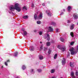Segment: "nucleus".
<instances>
[{"instance_id":"1","label":"nucleus","mask_w":78,"mask_h":78,"mask_svg":"<svg viewBox=\"0 0 78 78\" xmlns=\"http://www.w3.org/2000/svg\"><path fill=\"white\" fill-rule=\"evenodd\" d=\"M15 9L18 12H20V11H21V9L20 7H19V4L17 3L15 4L14 7L12 5L10 8V10L12 11H14Z\"/></svg>"},{"instance_id":"2","label":"nucleus","mask_w":78,"mask_h":78,"mask_svg":"<svg viewBox=\"0 0 78 78\" xmlns=\"http://www.w3.org/2000/svg\"><path fill=\"white\" fill-rule=\"evenodd\" d=\"M74 50H75V49L73 47L69 49V51L71 52V54L72 55H73L76 53V52Z\"/></svg>"},{"instance_id":"3","label":"nucleus","mask_w":78,"mask_h":78,"mask_svg":"<svg viewBox=\"0 0 78 78\" xmlns=\"http://www.w3.org/2000/svg\"><path fill=\"white\" fill-rule=\"evenodd\" d=\"M44 38L45 39H47V41H50V35L48 34H47V36H45L44 37Z\"/></svg>"},{"instance_id":"4","label":"nucleus","mask_w":78,"mask_h":78,"mask_svg":"<svg viewBox=\"0 0 78 78\" xmlns=\"http://www.w3.org/2000/svg\"><path fill=\"white\" fill-rule=\"evenodd\" d=\"M42 13H41L37 17V19L40 20L41 19H42Z\"/></svg>"},{"instance_id":"5","label":"nucleus","mask_w":78,"mask_h":78,"mask_svg":"<svg viewBox=\"0 0 78 78\" xmlns=\"http://www.w3.org/2000/svg\"><path fill=\"white\" fill-rule=\"evenodd\" d=\"M66 59L65 58H63V59L62 61V64L64 65V64H66Z\"/></svg>"},{"instance_id":"6","label":"nucleus","mask_w":78,"mask_h":78,"mask_svg":"<svg viewBox=\"0 0 78 78\" xmlns=\"http://www.w3.org/2000/svg\"><path fill=\"white\" fill-rule=\"evenodd\" d=\"M73 17H74L75 19H77L78 18V15L77 14H75L73 15Z\"/></svg>"},{"instance_id":"7","label":"nucleus","mask_w":78,"mask_h":78,"mask_svg":"<svg viewBox=\"0 0 78 78\" xmlns=\"http://www.w3.org/2000/svg\"><path fill=\"white\" fill-rule=\"evenodd\" d=\"M70 67L73 68V67H75V63L73 62H70Z\"/></svg>"},{"instance_id":"8","label":"nucleus","mask_w":78,"mask_h":78,"mask_svg":"<svg viewBox=\"0 0 78 78\" xmlns=\"http://www.w3.org/2000/svg\"><path fill=\"white\" fill-rule=\"evenodd\" d=\"M48 30L49 31H50V32H52L53 31V28L51 27H49L48 28Z\"/></svg>"},{"instance_id":"9","label":"nucleus","mask_w":78,"mask_h":78,"mask_svg":"<svg viewBox=\"0 0 78 78\" xmlns=\"http://www.w3.org/2000/svg\"><path fill=\"white\" fill-rule=\"evenodd\" d=\"M75 27V25L74 24H72L70 26V29L71 30H73L74 29V27Z\"/></svg>"},{"instance_id":"10","label":"nucleus","mask_w":78,"mask_h":78,"mask_svg":"<svg viewBox=\"0 0 78 78\" xmlns=\"http://www.w3.org/2000/svg\"><path fill=\"white\" fill-rule=\"evenodd\" d=\"M72 10V7L69 5L68 7V11H70Z\"/></svg>"},{"instance_id":"11","label":"nucleus","mask_w":78,"mask_h":78,"mask_svg":"<svg viewBox=\"0 0 78 78\" xmlns=\"http://www.w3.org/2000/svg\"><path fill=\"white\" fill-rule=\"evenodd\" d=\"M46 45L48 47H49V46H50V45H51V43L50 42H48L46 43Z\"/></svg>"},{"instance_id":"12","label":"nucleus","mask_w":78,"mask_h":78,"mask_svg":"<svg viewBox=\"0 0 78 78\" xmlns=\"http://www.w3.org/2000/svg\"><path fill=\"white\" fill-rule=\"evenodd\" d=\"M61 50H62L63 51H65V50H66V48L62 47L61 48V49H60Z\"/></svg>"},{"instance_id":"13","label":"nucleus","mask_w":78,"mask_h":78,"mask_svg":"<svg viewBox=\"0 0 78 78\" xmlns=\"http://www.w3.org/2000/svg\"><path fill=\"white\" fill-rule=\"evenodd\" d=\"M37 15L36 14H35L34 17V19L35 20H36L37 19Z\"/></svg>"},{"instance_id":"14","label":"nucleus","mask_w":78,"mask_h":78,"mask_svg":"<svg viewBox=\"0 0 78 78\" xmlns=\"http://www.w3.org/2000/svg\"><path fill=\"white\" fill-rule=\"evenodd\" d=\"M39 58L40 59V60H42L44 59V57L42 56H39Z\"/></svg>"},{"instance_id":"15","label":"nucleus","mask_w":78,"mask_h":78,"mask_svg":"<svg viewBox=\"0 0 78 78\" xmlns=\"http://www.w3.org/2000/svg\"><path fill=\"white\" fill-rule=\"evenodd\" d=\"M70 35L72 37H74V34H73V32H71L70 33Z\"/></svg>"},{"instance_id":"16","label":"nucleus","mask_w":78,"mask_h":78,"mask_svg":"<svg viewBox=\"0 0 78 78\" xmlns=\"http://www.w3.org/2000/svg\"><path fill=\"white\" fill-rule=\"evenodd\" d=\"M60 41H61V42H64V39L63 38H62V37H61L60 38Z\"/></svg>"},{"instance_id":"17","label":"nucleus","mask_w":78,"mask_h":78,"mask_svg":"<svg viewBox=\"0 0 78 78\" xmlns=\"http://www.w3.org/2000/svg\"><path fill=\"white\" fill-rule=\"evenodd\" d=\"M57 54H55L54 56V59H56V58H57Z\"/></svg>"},{"instance_id":"18","label":"nucleus","mask_w":78,"mask_h":78,"mask_svg":"<svg viewBox=\"0 0 78 78\" xmlns=\"http://www.w3.org/2000/svg\"><path fill=\"white\" fill-rule=\"evenodd\" d=\"M24 9L26 10H27V7H26V6H24L23 7V9Z\"/></svg>"},{"instance_id":"19","label":"nucleus","mask_w":78,"mask_h":78,"mask_svg":"<svg viewBox=\"0 0 78 78\" xmlns=\"http://www.w3.org/2000/svg\"><path fill=\"white\" fill-rule=\"evenodd\" d=\"M55 72V69H51V73H53Z\"/></svg>"},{"instance_id":"20","label":"nucleus","mask_w":78,"mask_h":78,"mask_svg":"<svg viewBox=\"0 0 78 78\" xmlns=\"http://www.w3.org/2000/svg\"><path fill=\"white\" fill-rule=\"evenodd\" d=\"M22 69H23V70H25V69H26V67H25V66L24 65H23V66Z\"/></svg>"},{"instance_id":"21","label":"nucleus","mask_w":78,"mask_h":78,"mask_svg":"<svg viewBox=\"0 0 78 78\" xmlns=\"http://www.w3.org/2000/svg\"><path fill=\"white\" fill-rule=\"evenodd\" d=\"M18 53H19V52H16L15 53L14 56H17V55H18Z\"/></svg>"},{"instance_id":"22","label":"nucleus","mask_w":78,"mask_h":78,"mask_svg":"<svg viewBox=\"0 0 78 78\" xmlns=\"http://www.w3.org/2000/svg\"><path fill=\"white\" fill-rule=\"evenodd\" d=\"M75 74L76 76H78V71L76 70L75 73Z\"/></svg>"},{"instance_id":"23","label":"nucleus","mask_w":78,"mask_h":78,"mask_svg":"<svg viewBox=\"0 0 78 78\" xmlns=\"http://www.w3.org/2000/svg\"><path fill=\"white\" fill-rule=\"evenodd\" d=\"M23 19H27L28 18V16H24L23 17Z\"/></svg>"},{"instance_id":"24","label":"nucleus","mask_w":78,"mask_h":78,"mask_svg":"<svg viewBox=\"0 0 78 78\" xmlns=\"http://www.w3.org/2000/svg\"><path fill=\"white\" fill-rule=\"evenodd\" d=\"M37 24H40V23H41V22L40 21H37Z\"/></svg>"},{"instance_id":"25","label":"nucleus","mask_w":78,"mask_h":78,"mask_svg":"<svg viewBox=\"0 0 78 78\" xmlns=\"http://www.w3.org/2000/svg\"><path fill=\"white\" fill-rule=\"evenodd\" d=\"M57 48H58V49H60V50H61V47L59 46V45H58L57 46Z\"/></svg>"},{"instance_id":"26","label":"nucleus","mask_w":78,"mask_h":78,"mask_svg":"<svg viewBox=\"0 0 78 78\" xmlns=\"http://www.w3.org/2000/svg\"><path fill=\"white\" fill-rule=\"evenodd\" d=\"M37 71L39 72H41L42 71V70H41V69H37Z\"/></svg>"},{"instance_id":"27","label":"nucleus","mask_w":78,"mask_h":78,"mask_svg":"<svg viewBox=\"0 0 78 78\" xmlns=\"http://www.w3.org/2000/svg\"><path fill=\"white\" fill-rule=\"evenodd\" d=\"M27 32L26 31H24V35H27Z\"/></svg>"},{"instance_id":"28","label":"nucleus","mask_w":78,"mask_h":78,"mask_svg":"<svg viewBox=\"0 0 78 78\" xmlns=\"http://www.w3.org/2000/svg\"><path fill=\"white\" fill-rule=\"evenodd\" d=\"M39 34L40 35H42V31H40L39 32Z\"/></svg>"},{"instance_id":"29","label":"nucleus","mask_w":78,"mask_h":78,"mask_svg":"<svg viewBox=\"0 0 78 78\" xmlns=\"http://www.w3.org/2000/svg\"><path fill=\"white\" fill-rule=\"evenodd\" d=\"M74 42H72L71 43H70V45H73V44L74 43Z\"/></svg>"},{"instance_id":"30","label":"nucleus","mask_w":78,"mask_h":78,"mask_svg":"<svg viewBox=\"0 0 78 78\" xmlns=\"http://www.w3.org/2000/svg\"><path fill=\"white\" fill-rule=\"evenodd\" d=\"M43 48V46H42V45H41L40 47V50H42Z\"/></svg>"},{"instance_id":"31","label":"nucleus","mask_w":78,"mask_h":78,"mask_svg":"<svg viewBox=\"0 0 78 78\" xmlns=\"http://www.w3.org/2000/svg\"><path fill=\"white\" fill-rule=\"evenodd\" d=\"M48 54H50V53H51V51L50 50H49L48 52Z\"/></svg>"},{"instance_id":"32","label":"nucleus","mask_w":78,"mask_h":78,"mask_svg":"<svg viewBox=\"0 0 78 78\" xmlns=\"http://www.w3.org/2000/svg\"><path fill=\"white\" fill-rule=\"evenodd\" d=\"M31 7L32 8H34V5L33 4H32Z\"/></svg>"},{"instance_id":"33","label":"nucleus","mask_w":78,"mask_h":78,"mask_svg":"<svg viewBox=\"0 0 78 78\" xmlns=\"http://www.w3.org/2000/svg\"><path fill=\"white\" fill-rule=\"evenodd\" d=\"M51 24H52V25H55L56 23H54L53 22H52L51 23Z\"/></svg>"},{"instance_id":"34","label":"nucleus","mask_w":78,"mask_h":78,"mask_svg":"<svg viewBox=\"0 0 78 78\" xmlns=\"http://www.w3.org/2000/svg\"><path fill=\"white\" fill-rule=\"evenodd\" d=\"M67 22L68 23H69L70 22V21L69 20H67Z\"/></svg>"},{"instance_id":"35","label":"nucleus","mask_w":78,"mask_h":78,"mask_svg":"<svg viewBox=\"0 0 78 78\" xmlns=\"http://www.w3.org/2000/svg\"><path fill=\"white\" fill-rule=\"evenodd\" d=\"M5 66H8V63H7V62H5Z\"/></svg>"},{"instance_id":"36","label":"nucleus","mask_w":78,"mask_h":78,"mask_svg":"<svg viewBox=\"0 0 78 78\" xmlns=\"http://www.w3.org/2000/svg\"><path fill=\"white\" fill-rule=\"evenodd\" d=\"M51 14H50V13H48V16H51Z\"/></svg>"},{"instance_id":"37","label":"nucleus","mask_w":78,"mask_h":78,"mask_svg":"<svg viewBox=\"0 0 78 78\" xmlns=\"http://www.w3.org/2000/svg\"><path fill=\"white\" fill-rule=\"evenodd\" d=\"M58 29H56V33H58Z\"/></svg>"},{"instance_id":"38","label":"nucleus","mask_w":78,"mask_h":78,"mask_svg":"<svg viewBox=\"0 0 78 78\" xmlns=\"http://www.w3.org/2000/svg\"><path fill=\"white\" fill-rule=\"evenodd\" d=\"M46 50H47V48H44V51H45Z\"/></svg>"},{"instance_id":"39","label":"nucleus","mask_w":78,"mask_h":78,"mask_svg":"<svg viewBox=\"0 0 78 78\" xmlns=\"http://www.w3.org/2000/svg\"><path fill=\"white\" fill-rule=\"evenodd\" d=\"M31 70L32 72H34V69H31Z\"/></svg>"},{"instance_id":"40","label":"nucleus","mask_w":78,"mask_h":78,"mask_svg":"<svg viewBox=\"0 0 78 78\" xmlns=\"http://www.w3.org/2000/svg\"><path fill=\"white\" fill-rule=\"evenodd\" d=\"M69 54H68V55H67V58H68V57L69 56H70V53L69 52Z\"/></svg>"},{"instance_id":"41","label":"nucleus","mask_w":78,"mask_h":78,"mask_svg":"<svg viewBox=\"0 0 78 78\" xmlns=\"http://www.w3.org/2000/svg\"><path fill=\"white\" fill-rule=\"evenodd\" d=\"M64 14V12H62L61 13V14H60L61 15H62V14Z\"/></svg>"},{"instance_id":"42","label":"nucleus","mask_w":78,"mask_h":78,"mask_svg":"<svg viewBox=\"0 0 78 78\" xmlns=\"http://www.w3.org/2000/svg\"><path fill=\"white\" fill-rule=\"evenodd\" d=\"M34 32H35V33L37 32V30H34Z\"/></svg>"},{"instance_id":"43","label":"nucleus","mask_w":78,"mask_h":78,"mask_svg":"<svg viewBox=\"0 0 78 78\" xmlns=\"http://www.w3.org/2000/svg\"><path fill=\"white\" fill-rule=\"evenodd\" d=\"M76 49H77V51H78V46H77V48H76Z\"/></svg>"},{"instance_id":"44","label":"nucleus","mask_w":78,"mask_h":78,"mask_svg":"<svg viewBox=\"0 0 78 78\" xmlns=\"http://www.w3.org/2000/svg\"><path fill=\"white\" fill-rule=\"evenodd\" d=\"M9 60H7V62H9Z\"/></svg>"},{"instance_id":"45","label":"nucleus","mask_w":78,"mask_h":78,"mask_svg":"<svg viewBox=\"0 0 78 78\" xmlns=\"http://www.w3.org/2000/svg\"><path fill=\"white\" fill-rule=\"evenodd\" d=\"M42 5L43 6H45V4H44V3H43Z\"/></svg>"},{"instance_id":"46","label":"nucleus","mask_w":78,"mask_h":78,"mask_svg":"<svg viewBox=\"0 0 78 78\" xmlns=\"http://www.w3.org/2000/svg\"><path fill=\"white\" fill-rule=\"evenodd\" d=\"M63 11H65V9H63Z\"/></svg>"},{"instance_id":"47","label":"nucleus","mask_w":78,"mask_h":78,"mask_svg":"<svg viewBox=\"0 0 78 78\" xmlns=\"http://www.w3.org/2000/svg\"><path fill=\"white\" fill-rule=\"evenodd\" d=\"M22 31H24V29H22Z\"/></svg>"},{"instance_id":"48","label":"nucleus","mask_w":78,"mask_h":78,"mask_svg":"<svg viewBox=\"0 0 78 78\" xmlns=\"http://www.w3.org/2000/svg\"><path fill=\"white\" fill-rule=\"evenodd\" d=\"M46 13H48V12H47V11H46Z\"/></svg>"},{"instance_id":"49","label":"nucleus","mask_w":78,"mask_h":78,"mask_svg":"<svg viewBox=\"0 0 78 78\" xmlns=\"http://www.w3.org/2000/svg\"><path fill=\"white\" fill-rule=\"evenodd\" d=\"M52 78H55V77H52Z\"/></svg>"},{"instance_id":"50","label":"nucleus","mask_w":78,"mask_h":78,"mask_svg":"<svg viewBox=\"0 0 78 78\" xmlns=\"http://www.w3.org/2000/svg\"><path fill=\"white\" fill-rule=\"evenodd\" d=\"M40 44H42V42H40Z\"/></svg>"},{"instance_id":"51","label":"nucleus","mask_w":78,"mask_h":78,"mask_svg":"<svg viewBox=\"0 0 78 78\" xmlns=\"http://www.w3.org/2000/svg\"><path fill=\"white\" fill-rule=\"evenodd\" d=\"M31 50H33V49H32V48L31 49Z\"/></svg>"},{"instance_id":"52","label":"nucleus","mask_w":78,"mask_h":78,"mask_svg":"<svg viewBox=\"0 0 78 78\" xmlns=\"http://www.w3.org/2000/svg\"><path fill=\"white\" fill-rule=\"evenodd\" d=\"M3 66H2V68H3Z\"/></svg>"},{"instance_id":"53","label":"nucleus","mask_w":78,"mask_h":78,"mask_svg":"<svg viewBox=\"0 0 78 78\" xmlns=\"http://www.w3.org/2000/svg\"><path fill=\"white\" fill-rule=\"evenodd\" d=\"M9 13H11V12H9Z\"/></svg>"},{"instance_id":"54","label":"nucleus","mask_w":78,"mask_h":78,"mask_svg":"<svg viewBox=\"0 0 78 78\" xmlns=\"http://www.w3.org/2000/svg\"><path fill=\"white\" fill-rule=\"evenodd\" d=\"M1 74L0 73V75H1Z\"/></svg>"}]
</instances>
